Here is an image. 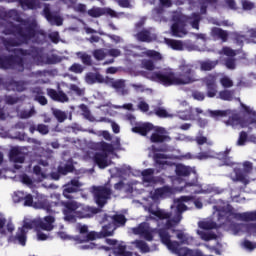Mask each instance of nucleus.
<instances>
[{
  "label": "nucleus",
  "instance_id": "obj_1",
  "mask_svg": "<svg viewBox=\"0 0 256 256\" xmlns=\"http://www.w3.org/2000/svg\"><path fill=\"white\" fill-rule=\"evenodd\" d=\"M176 176L170 177L172 181V187L163 186L150 192V199L157 201V199H165L171 197L175 193H193L199 194H211L221 195L223 189L215 185L207 184L201 185L199 183V175L195 167L185 166L183 164H177L175 166Z\"/></svg>",
  "mask_w": 256,
  "mask_h": 256
},
{
  "label": "nucleus",
  "instance_id": "obj_2",
  "mask_svg": "<svg viewBox=\"0 0 256 256\" xmlns=\"http://www.w3.org/2000/svg\"><path fill=\"white\" fill-rule=\"evenodd\" d=\"M13 33L15 35L17 41L10 40L8 43L5 44L7 51H13L14 57L12 58H0V69H17V71H23V65H25V59H34L37 61L38 65L43 63H59V60H43V55L35 54L34 51L27 52L22 49L11 47H17V45H21L22 43H28L30 39L32 41L35 40V37H42L45 38V34L42 32H37V24L32 22L30 25L27 23H21L18 26H13L11 32H6V34Z\"/></svg>",
  "mask_w": 256,
  "mask_h": 256
},
{
  "label": "nucleus",
  "instance_id": "obj_3",
  "mask_svg": "<svg viewBox=\"0 0 256 256\" xmlns=\"http://www.w3.org/2000/svg\"><path fill=\"white\" fill-rule=\"evenodd\" d=\"M193 207H196V209H203V202H201V199L198 198L195 200L193 196H181L174 200V204L171 206V213L159 208L153 209V207H144V209L150 213L147 221H149V219L156 221L159 228L158 235L161 237V231H165L167 235H170L169 229L181 223V219H183L181 213L189 211V209H193Z\"/></svg>",
  "mask_w": 256,
  "mask_h": 256
},
{
  "label": "nucleus",
  "instance_id": "obj_4",
  "mask_svg": "<svg viewBox=\"0 0 256 256\" xmlns=\"http://www.w3.org/2000/svg\"><path fill=\"white\" fill-rule=\"evenodd\" d=\"M51 199H56V201L49 202L45 195L37 194L34 200L33 208L43 209V211H46V213H57V207H64V221H68V223H73L77 218L85 219L87 217H93V215L98 213L97 208L83 206L75 201H61V194L59 193L51 194Z\"/></svg>",
  "mask_w": 256,
  "mask_h": 256
},
{
  "label": "nucleus",
  "instance_id": "obj_5",
  "mask_svg": "<svg viewBox=\"0 0 256 256\" xmlns=\"http://www.w3.org/2000/svg\"><path fill=\"white\" fill-rule=\"evenodd\" d=\"M179 75L175 74L173 69L167 68L162 71L154 73H144L145 79L159 83L164 87H171L173 85H191L199 80V76L195 73L193 65L182 61L178 67Z\"/></svg>",
  "mask_w": 256,
  "mask_h": 256
},
{
  "label": "nucleus",
  "instance_id": "obj_6",
  "mask_svg": "<svg viewBox=\"0 0 256 256\" xmlns=\"http://www.w3.org/2000/svg\"><path fill=\"white\" fill-rule=\"evenodd\" d=\"M88 147H90V150L81 148L82 153H84L81 158L84 161H93L100 169H105V167L111 165V161L107 159V155H113L115 151L121 149V140L116 138L112 144H107L106 142H90Z\"/></svg>",
  "mask_w": 256,
  "mask_h": 256
},
{
  "label": "nucleus",
  "instance_id": "obj_7",
  "mask_svg": "<svg viewBox=\"0 0 256 256\" xmlns=\"http://www.w3.org/2000/svg\"><path fill=\"white\" fill-rule=\"evenodd\" d=\"M241 107L244 113L248 115V120L246 122L241 121V117H239L236 110H207L204 115H209L213 119H219V117H229L227 120H224L226 127H232V129H243L248 127V133H251V131H256V112L245 104H241Z\"/></svg>",
  "mask_w": 256,
  "mask_h": 256
},
{
  "label": "nucleus",
  "instance_id": "obj_8",
  "mask_svg": "<svg viewBox=\"0 0 256 256\" xmlns=\"http://www.w3.org/2000/svg\"><path fill=\"white\" fill-rule=\"evenodd\" d=\"M229 153H231V149L227 148L226 151L220 152L216 154L215 152L209 150L208 152H201L196 157L197 159L203 160V159H211L213 157H216V159H220L224 161V165H228L231 167H234L233 173L230 174V179L232 181H240L241 183H244V185H247L249 183V174L253 170V163L249 161H245L243 165V170L239 169L241 167V164H236L231 161V158H229Z\"/></svg>",
  "mask_w": 256,
  "mask_h": 256
},
{
  "label": "nucleus",
  "instance_id": "obj_9",
  "mask_svg": "<svg viewBox=\"0 0 256 256\" xmlns=\"http://www.w3.org/2000/svg\"><path fill=\"white\" fill-rule=\"evenodd\" d=\"M135 177L141 176V183L137 181H127L122 179L114 185L116 191H124V193H133L137 191L136 185H143V187H155V185H164L165 179L161 176H155V170L148 168L143 171L136 170L132 173Z\"/></svg>",
  "mask_w": 256,
  "mask_h": 256
},
{
  "label": "nucleus",
  "instance_id": "obj_10",
  "mask_svg": "<svg viewBox=\"0 0 256 256\" xmlns=\"http://www.w3.org/2000/svg\"><path fill=\"white\" fill-rule=\"evenodd\" d=\"M54 159L51 157V153H48L46 155L45 153L43 155H40L35 162L37 163L33 165V173L36 176V180H32L27 176V174H22L19 176V179L21 183L24 185H27V187H33L35 185V181L37 183H41V181H45V179H49L50 175V169H53L51 167V163H53Z\"/></svg>",
  "mask_w": 256,
  "mask_h": 256
},
{
  "label": "nucleus",
  "instance_id": "obj_11",
  "mask_svg": "<svg viewBox=\"0 0 256 256\" xmlns=\"http://www.w3.org/2000/svg\"><path fill=\"white\" fill-rule=\"evenodd\" d=\"M172 25L170 27V33L172 37H185L189 31L187 30V25H191L192 29L199 30V22L201 21V16L197 13H193L191 16H187L182 12H173L172 14Z\"/></svg>",
  "mask_w": 256,
  "mask_h": 256
},
{
  "label": "nucleus",
  "instance_id": "obj_12",
  "mask_svg": "<svg viewBox=\"0 0 256 256\" xmlns=\"http://www.w3.org/2000/svg\"><path fill=\"white\" fill-rule=\"evenodd\" d=\"M55 227V217L49 215L44 218H25L23 227L18 229L16 234V239L18 243L22 246H25L27 241V231L29 229H42V231H53Z\"/></svg>",
  "mask_w": 256,
  "mask_h": 256
},
{
  "label": "nucleus",
  "instance_id": "obj_13",
  "mask_svg": "<svg viewBox=\"0 0 256 256\" xmlns=\"http://www.w3.org/2000/svg\"><path fill=\"white\" fill-rule=\"evenodd\" d=\"M213 209V216L217 217L220 223H229V219H236V221H256V211L235 213L231 205L223 200H219Z\"/></svg>",
  "mask_w": 256,
  "mask_h": 256
},
{
  "label": "nucleus",
  "instance_id": "obj_14",
  "mask_svg": "<svg viewBox=\"0 0 256 256\" xmlns=\"http://www.w3.org/2000/svg\"><path fill=\"white\" fill-rule=\"evenodd\" d=\"M133 133H139L143 137L151 134L150 140L152 143H163L165 141H171V137L167 135V130L163 127L153 126L151 123L138 124L136 127L132 128Z\"/></svg>",
  "mask_w": 256,
  "mask_h": 256
},
{
  "label": "nucleus",
  "instance_id": "obj_15",
  "mask_svg": "<svg viewBox=\"0 0 256 256\" xmlns=\"http://www.w3.org/2000/svg\"><path fill=\"white\" fill-rule=\"evenodd\" d=\"M77 230L79 231L80 235L73 237L69 236L64 231L58 232V237L62 239L63 241H75L76 245H79L81 243H89V241H95V239H99V234L95 232H89L87 225H77Z\"/></svg>",
  "mask_w": 256,
  "mask_h": 256
},
{
  "label": "nucleus",
  "instance_id": "obj_16",
  "mask_svg": "<svg viewBox=\"0 0 256 256\" xmlns=\"http://www.w3.org/2000/svg\"><path fill=\"white\" fill-rule=\"evenodd\" d=\"M232 231L234 235H241V233H247L249 236H256V223H250V224H237L232 226ZM242 247L244 249H247V251H253V249H256V244L245 240L242 242Z\"/></svg>",
  "mask_w": 256,
  "mask_h": 256
},
{
  "label": "nucleus",
  "instance_id": "obj_17",
  "mask_svg": "<svg viewBox=\"0 0 256 256\" xmlns=\"http://www.w3.org/2000/svg\"><path fill=\"white\" fill-rule=\"evenodd\" d=\"M125 55L133 57H148L152 61H163V55L156 50L141 49L139 47L128 45L124 47Z\"/></svg>",
  "mask_w": 256,
  "mask_h": 256
},
{
  "label": "nucleus",
  "instance_id": "obj_18",
  "mask_svg": "<svg viewBox=\"0 0 256 256\" xmlns=\"http://www.w3.org/2000/svg\"><path fill=\"white\" fill-rule=\"evenodd\" d=\"M105 221H108V225H104L101 230L102 237H111L115 233L117 227H123L127 219L121 214H116L115 216H105Z\"/></svg>",
  "mask_w": 256,
  "mask_h": 256
},
{
  "label": "nucleus",
  "instance_id": "obj_19",
  "mask_svg": "<svg viewBox=\"0 0 256 256\" xmlns=\"http://www.w3.org/2000/svg\"><path fill=\"white\" fill-rule=\"evenodd\" d=\"M198 227L200 230H197V235H199L202 241H213V239H217L216 234L211 231V229H215V227H217V223H215L213 220H202L198 222Z\"/></svg>",
  "mask_w": 256,
  "mask_h": 256
},
{
  "label": "nucleus",
  "instance_id": "obj_20",
  "mask_svg": "<svg viewBox=\"0 0 256 256\" xmlns=\"http://www.w3.org/2000/svg\"><path fill=\"white\" fill-rule=\"evenodd\" d=\"M168 159H193L191 153H187L186 155H170L167 156L162 153L154 154V161L156 163V167L161 171L162 169H169L171 167V162Z\"/></svg>",
  "mask_w": 256,
  "mask_h": 256
},
{
  "label": "nucleus",
  "instance_id": "obj_21",
  "mask_svg": "<svg viewBox=\"0 0 256 256\" xmlns=\"http://www.w3.org/2000/svg\"><path fill=\"white\" fill-rule=\"evenodd\" d=\"M91 192L94 195V199L99 207H103L111 199V188L108 185L105 186H93Z\"/></svg>",
  "mask_w": 256,
  "mask_h": 256
},
{
  "label": "nucleus",
  "instance_id": "obj_22",
  "mask_svg": "<svg viewBox=\"0 0 256 256\" xmlns=\"http://www.w3.org/2000/svg\"><path fill=\"white\" fill-rule=\"evenodd\" d=\"M132 233H134V235H139V237H142V239H145L146 241H153V237H155L157 230L151 228L149 223L143 222L139 226L132 228Z\"/></svg>",
  "mask_w": 256,
  "mask_h": 256
},
{
  "label": "nucleus",
  "instance_id": "obj_23",
  "mask_svg": "<svg viewBox=\"0 0 256 256\" xmlns=\"http://www.w3.org/2000/svg\"><path fill=\"white\" fill-rule=\"evenodd\" d=\"M164 42L170 47V49H173L174 51H184V49H187L188 51H207V48L205 47H199V46H186L183 41L180 40H174L165 38Z\"/></svg>",
  "mask_w": 256,
  "mask_h": 256
},
{
  "label": "nucleus",
  "instance_id": "obj_24",
  "mask_svg": "<svg viewBox=\"0 0 256 256\" xmlns=\"http://www.w3.org/2000/svg\"><path fill=\"white\" fill-rule=\"evenodd\" d=\"M83 183L79 179H72L70 182L63 186V196L65 199H73V193L81 191Z\"/></svg>",
  "mask_w": 256,
  "mask_h": 256
},
{
  "label": "nucleus",
  "instance_id": "obj_25",
  "mask_svg": "<svg viewBox=\"0 0 256 256\" xmlns=\"http://www.w3.org/2000/svg\"><path fill=\"white\" fill-rule=\"evenodd\" d=\"M9 157L15 169H21V165L25 163V153H23V148L21 147H13L10 150Z\"/></svg>",
  "mask_w": 256,
  "mask_h": 256
},
{
  "label": "nucleus",
  "instance_id": "obj_26",
  "mask_svg": "<svg viewBox=\"0 0 256 256\" xmlns=\"http://www.w3.org/2000/svg\"><path fill=\"white\" fill-rule=\"evenodd\" d=\"M88 15L90 17H101L102 15H109V17H115L116 19H119V17H123V13H118L115 10L111 8H99V7H93L90 10H88Z\"/></svg>",
  "mask_w": 256,
  "mask_h": 256
},
{
  "label": "nucleus",
  "instance_id": "obj_27",
  "mask_svg": "<svg viewBox=\"0 0 256 256\" xmlns=\"http://www.w3.org/2000/svg\"><path fill=\"white\" fill-rule=\"evenodd\" d=\"M15 231V225L11 220L7 221L5 215L0 212V237H9Z\"/></svg>",
  "mask_w": 256,
  "mask_h": 256
},
{
  "label": "nucleus",
  "instance_id": "obj_28",
  "mask_svg": "<svg viewBox=\"0 0 256 256\" xmlns=\"http://www.w3.org/2000/svg\"><path fill=\"white\" fill-rule=\"evenodd\" d=\"M203 81L207 87V97H215L217 95V76L213 74L208 75Z\"/></svg>",
  "mask_w": 256,
  "mask_h": 256
},
{
  "label": "nucleus",
  "instance_id": "obj_29",
  "mask_svg": "<svg viewBox=\"0 0 256 256\" xmlns=\"http://www.w3.org/2000/svg\"><path fill=\"white\" fill-rule=\"evenodd\" d=\"M106 85H110L113 87L119 95H127V90L125 89V80H113L106 76V80L104 82Z\"/></svg>",
  "mask_w": 256,
  "mask_h": 256
},
{
  "label": "nucleus",
  "instance_id": "obj_30",
  "mask_svg": "<svg viewBox=\"0 0 256 256\" xmlns=\"http://www.w3.org/2000/svg\"><path fill=\"white\" fill-rule=\"evenodd\" d=\"M44 16L51 25H57L58 27L63 25V18L58 14H53L49 10V6H44Z\"/></svg>",
  "mask_w": 256,
  "mask_h": 256
},
{
  "label": "nucleus",
  "instance_id": "obj_31",
  "mask_svg": "<svg viewBox=\"0 0 256 256\" xmlns=\"http://www.w3.org/2000/svg\"><path fill=\"white\" fill-rule=\"evenodd\" d=\"M210 35L214 41L220 40L222 43H227V39H229V32L217 27L211 29Z\"/></svg>",
  "mask_w": 256,
  "mask_h": 256
},
{
  "label": "nucleus",
  "instance_id": "obj_32",
  "mask_svg": "<svg viewBox=\"0 0 256 256\" xmlns=\"http://www.w3.org/2000/svg\"><path fill=\"white\" fill-rule=\"evenodd\" d=\"M102 111H106V113L108 115H115V111H113V109H126L127 111H133V104L131 103H128V104H124L122 106H116V105H113V104H106V105H103V106H100Z\"/></svg>",
  "mask_w": 256,
  "mask_h": 256
},
{
  "label": "nucleus",
  "instance_id": "obj_33",
  "mask_svg": "<svg viewBox=\"0 0 256 256\" xmlns=\"http://www.w3.org/2000/svg\"><path fill=\"white\" fill-rule=\"evenodd\" d=\"M111 177H131V167L123 165L121 168H111L109 170Z\"/></svg>",
  "mask_w": 256,
  "mask_h": 256
},
{
  "label": "nucleus",
  "instance_id": "obj_34",
  "mask_svg": "<svg viewBox=\"0 0 256 256\" xmlns=\"http://www.w3.org/2000/svg\"><path fill=\"white\" fill-rule=\"evenodd\" d=\"M47 93L49 98L53 99V101H58L59 103H67V101H69V97H67V94H65L61 90L56 92L54 89H48Z\"/></svg>",
  "mask_w": 256,
  "mask_h": 256
},
{
  "label": "nucleus",
  "instance_id": "obj_35",
  "mask_svg": "<svg viewBox=\"0 0 256 256\" xmlns=\"http://www.w3.org/2000/svg\"><path fill=\"white\" fill-rule=\"evenodd\" d=\"M132 245H134L136 249H139L140 253H151V251H157V246L149 247L147 242L143 240H135L132 242Z\"/></svg>",
  "mask_w": 256,
  "mask_h": 256
},
{
  "label": "nucleus",
  "instance_id": "obj_36",
  "mask_svg": "<svg viewBox=\"0 0 256 256\" xmlns=\"http://www.w3.org/2000/svg\"><path fill=\"white\" fill-rule=\"evenodd\" d=\"M107 77H103L99 73H88L86 74L85 81L88 85H93L94 83H105Z\"/></svg>",
  "mask_w": 256,
  "mask_h": 256
},
{
  "label": "nucleus",
  "instance_id": "obj_37",
  "mask_svg": "<svg viewBox=\"0 0 256 256\" xmlns=\"http://www.w3.org/2000/svg\"><path fill=\"white\" fill-rule=\"evenodd\" d=\"M182 107H186V109L178 111V117L179 119H182L183 121H191L193 119V110H191V107L184 101L181 103Z\"/></svg>",
  "mask_w": 256,
  "mask_h": 256
},
{
  "label": "nucleus",
  "instance_id": "obj_38",
  "mask_svg": "<svg viewBox=\"0 0 256 256\" xmlns=\"http://www.w3.org/2000/svg\"><path fill=\"white\" fill-rule=\"evenodd\" d=\"M217 0H188L189 5H191V7H193V5H195V3H200L201 5V9H200V13L202 15H205V13H207V6L211 5V3H216Z\"/></svg>",
  "mask_w": 256,
  "mask_h": 256
},
{
  "label": "nucleus",
  "instance_id": "obj_39",
  "mask_svg": "<svg viewBox=\"0 0 256 256\" xmlns=\"http://www.w3.org/2000/svg\"><path fill=\"white\" fill-rule=\"evenodd\" d=\"M141 67L142 69H146V71L140 72V75H142V77H145V75H143L144 73H155L153 72L155 71V62H153V60L151 59H143L141 61Z\"/></svg>",
  "mask_w": 256,
  "mask_h": 256
},
{
  "label": "nucleus",
  "instance_id": "obj_40",
  "mask_svg": "<svg viewBox=\"0 0 256 256\" xmlns=\"http://www.w3.org/2000/svg\"><path fill=\"white\" fill-rule=\"evenodd\" d=\"M136 39H138V41L151 43V41H154V39H156V36H155V34H151V32H149L147 30H143V31L139 32L138 34H136Z\"/></svg>",
  "mask_w": 256,
  "mask_h": 256
},
{
  "label": "nucleus",
  "instance_id": "obj_41",
  "mask_svg": "<svg viewBox=\"0 0 256 256\" xmlns=\"http://www.w3.org/2000/svg\"><path fill=\"white\" fill-rule=\"evenodd\" d=\"M247 141H249L250 143H256V136L252 134L247 137V133L242 131L237 140V145L239 147H243V145H245Z\"/></svg>",
  "mask_w": 256,
  "mask_h": 256
},
{
  "label": "nucleus",
  "instance_id": "obj_42",
  "mask_svg": "<svg viewBox=\"0 0 256 256\" xmlns=\"http://www.w3.org/2000/svg\"><path fill=\"white\" fill-rule=\"evenodd\" d=\"M152 19H154V21H158L159 23H167V19L165 18V10L163 8H155L152 11Z\"/></svg>",
  "mask_w": 256,
  "mask_h": 256
},
{
  "label": "nucleus",
  "instance_id": "obj_43",
  "mask_svg": "<svg viewBox=\"0 0 256 256\" xmlns=\"http://www.w3.org/2000/svg\"><path fill=\"white\" fill-rule=\"evenodd\" d=\"M176 237L182 243V245H192L193 244V238L188 233H185L183 231H177Z\"/></svg>",
  "mask_w": 256,
  "mask_h": 256
},
{
  "label": "nucleus",
  "instance_id": "obj_44",
  "mask_svg": "<svg viewBox=\"0 0 256 256\" xmlns=\"http://www.w3.org/2000/svg\"><path fill=\"white\" fill-rule=\"evenodd\" d=\"M63 3L68 5V7H72L74 11L77 13H85L87 11V6L85 4H75L73 0H61Z\"/></svg>",
  "mask_w": 256,
  "mask_h": 256
},
{
  "label": "nucleus",
  "instance_id": "obj_45",
  "mask_svg": "<svg viewBox=\"0 0 256 256\" xmlns=\"http://www.w3.org/2000/svg\"><path fill=\"white\" fill-rule=\"evenodd\" d=\"M22 9H38L41 7L39 0H19Z\"/></svg>",
  "mask_w": 256,
  "mask_h": 256
},
{
  "label": "nucleus",
  "instance_id": "obj_46",
  "mask_svg": "<svg viewBox=\"0 0 256 256\" xmlns=\"http://www.w3.org/2000/svg\"><path fill=\"white\" fill-rule=\"evenodd\" d=\"M73 171V160L69 159L65 164H61L58 167V173L60 175H67L68 173H71Z\"/></svg>",
  "mask_w": 256,
  "mask_h": 256
},
{
  "label": "nucleus",
  "instance_id": "obj_47",
  "mask_svg": "<svg viewBox=\"0 0 256 256\" xmlns=\"http://www.w3.org/2000/svg\"><path fill=\"white\" fill-rule=\"evenodd\" d=\"M201 71H211V69H215L217 67V64L219 61L215 60H205V61H199Z\"/></svg>",
  "mask_w": 256,
  "mask_h": 256
},
{
  "label": "nucleus",
  "instance_id": "obj_48",
  "mask_svg": "<svg viewBox=\"0 0 256 256\" xmlns=\"http://www.w3.org/2000/svg\"><path fill=\"white\" fill-rule=\"evenodd\" d=\"M61 87H69L70 91H72L73 93L81 96L85 93V89L80 88L79 86L75 85V84H70L67 85L65 82H62L58 85V91L61 89Z\"/></svg>",
  "mask_w": 256,
  "mask_h": 256
},
{
  "label": "nucleus",
  "instance_id": "obj_49",
  "mask_svg": "<svg viewBox=\"0 0 256 256\" xmlns=\"http://www.w3.org/2000/svg\"><path fill=\"white\" fill-rule=\"evenodd\" d=\"M33 96H34L35 101L40 103V105H47V98H45V96H43V91H41L40 88H35L33 90Z\"/></svg>",
  "mask_w": 256,
  "mask_h": 256
},
{
  "label": "nucleus",
  "instance_id": "obj_50",
  "mask_svg": "<svg viewBox=\"0 0 256 256\" xmlns=\"http://www.w3.org/2000/svg\"><path fill=\"white\" fill-rule=\"evenodd\" d=\"M76 56L82 61L83 65H91V55L87 54V52H76Z\"/></svg>",
  "mask_w": 256,
  "mask_h": 256
},
{
  "label": "nucleus",
  "instance_id": "obj_51",
  "mask_svg": "<svg viewBox=\"0 0 256 256\" xmlns=\"http://www.w3.org/2000/svg\"><path fill=\"white\" fill-rule=\"evenodd\" d=\"M130 87H133L136 93H144V91H152L151 89L147 88L145 85L141 83H132L130 84Z\"/></svg>",
  "mask_w": 256,
  "mask_h": 256
},
{
  "label": "nucleus",
  "instance_id": "obj_52",
  "mask_svg": "<svg viewBox=\"0 0 256 256\" xmlns=\"http://www.w3.org/2000/svg\"><path fill=\"white\" fill-rule=\"evenodd\" d=\"M219 99L222 101H231L233 99V92L224 90L219 93Z\"/></svg>",
  "mask_w": 256,
  "mask_h": 256
},
{
  "label": "nucleus",
  "instance_id": "obj_53",
  "mask_svg": "<svg viewBox=\"0 0 256 256\" xmlns=\"http://www.w3.org/2000/svg\"><path fill=\"white\" fill-rule=\"evenodd\" d=\"M155 115H157V117H163V118H167V117H173V115H171L167 110H165L164 108H156L154 110Z\"/></svg>",
  "mask_w": 256,
  "mask_h": 256
},
{
  "label": "nucleus",
  "instance_id": "obj_54",
  "mask_svg": "<svg viewBox=\"0 0 256 256\" xmlns=\"http://www.w3.org/2000/svg\"><path fill=\"white\" fill-rule=\"evenodd\" d=\"M80 109L83 111V115L85 117V119H87L88 121H95V117H93V115H91V112H89V109H87V106H85L84 104L80 105Z\"/></svg>",
  "mask_w": 256,
  "mask_h": 256
},
{
  "label": "nucleus",
  "instance_id": "obj_55",
  "mask_svg": "<svg viewBox=\"0 0 256 256\" xmlns=\"http://www.w3.org/2000/svg\"><path fill=\"white\" fill-rule=\"evenodd\" d=\"M35 114V108H31L29 111L25 110L22 112H18V116L20 119H29V117H33Z\"/></svg>",
  "mask_w": 256,
  "mask_h": 256
},
{
  "label": "nucleus",
  "instance_id": "obj_56",
  "mask_svg": "<svg viewBox=\"0 0 256 256\" xmlns=\"http://www.w3.org/2000/svg\"><path fill=\"white\" fill-rule=\"evenodd\" d=\"M25 85V82H12L10 87L13 91H25Z\"/></svg>",
  "mask_w": 256,
  "mask_h": 256
},
{
  "label": "nucleus",
  "instance_id": "obj_57",
  "mask_svg": "<svg viewBox=\"0 0 256 256\" xmlns=\"http://www.w3.org/2000/svg\"><path fill=\"white\" fill-rule=\"evenodd\" d=\"M53 114L56 117V119L59 121V123H63V121L67 119V114L61 110L56 109L53 111Z\"/></svg>",
  "mask_w": 256,
  "mask_h": 256
},
{
  "label": "nucleus",
  "instance_id": "obj_58",
  "mask_svg": "<svg viewBox=\"0 0 256 256\" xmlns=\"http://www.w3.org/2000/svg\"><path fill=\"white\" fill-rule=\"evenodd\" d=\"M25 192L23 191H17L14 193L12 199L14 201V203H21V201H24L25 199Z\"/></svg>",
  "mask_w": 256,
  "mask_h": 256
},
{
  "label": "nucleus",
  "instance_id": "obj_59",
  "mask_svg": "<svg viewBox=\"0 0 256 256\" xmlns=\"http://www.w3.org/2000/svg\"><path fill=\"white\" fill-rule=\"evenodd\" d=\"M107 53H105V50L98 49L93 52V56L97 59V61H103L105 57H107Z\"/></svg>",
  "mask_w": 256,
  "mask_h": 256
},
{
  "label": "nucleus",
  "instance_id": "obj_60",
  "mask_svg": "<svg viewBox=\"0 0 256 256\" xmlns=\"http://www.w3.org/2000/svg\"><path fill=\"white\" fill-rule=\"evenodd\" d=\"M220 55H226L227 57H235L237 55V51L229 48V47H224L222 51L219 52Z\"/></svg>",
  "mask_w": 256,
  "mask_h": 256
},
{
  "label": "nucleus",
  "instance_id": "obj_61",
  "mask_svg": "<svg viewBox=\"0 0 256 256\" xmlns=\"http://www.w3.org/2000/svg\"><path fill=\"white\" fill-rule=\"evenodd\" d=\"M35 204V199L33 200V196L31 194L24 195V205L25 207H33Z\"/></svg>",
  "mask_w": 256,
  "mask_h": 256
},
{
  "label": "nucleus",
  "instance_id": "obj_62",
  "mask_svg": "<svg viewBox=\"0 0 256 256\" xmlns=\"http://www.w3.org/2000/svg\"><path fill=\"white\" fill-rule=\"evenodd\" d=\"M241 5L244 11H251V9H255V4L249 0H242Z\"/></svg>",
  "mask_w": 256,
  "mask_h": 256
},
{
  "label": "nucleus",
  "instance_id": "obj_63",
  "mask_svg": "<svg viewBox=\"0 0 256 256\" xmlns=\"http://www.w3.org/2000/svg\"><path fill=\"white\" fill-rule=\"evenodd\" d=\"M220 83L224 87H233V80L227 76H223L220 79Z\"/></svg>",
  "mask_w": 256,
  "mask_h": 256
},
{
  "label": "nucleus",
  "instance_id": "obj_64",
  "mask_svg": "<svg viewBox=\"0 0 256 256\" xmlns=\"http://www.w3.org/2000/svg\"><path fill=\"white\" fill-rule=\"evenodd\" d=\"M69 71H71L72 73H83L84 68L83 65L78 64V63H74L70 68Z\"/></svg>",
  "mask_w": 256,
  "mask_h": 256
}]
</instances>
